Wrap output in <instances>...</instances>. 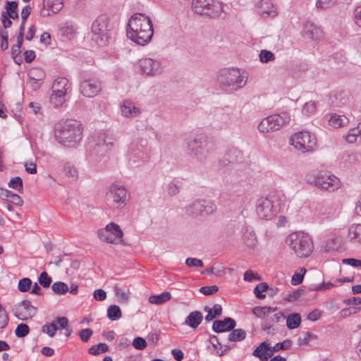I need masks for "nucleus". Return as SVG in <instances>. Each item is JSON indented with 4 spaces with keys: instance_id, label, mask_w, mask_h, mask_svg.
I'll list each match as a JSON object with an SVG mask.
<instances>
[{
    "instance_id": "nucleus-1",
    "label": "nucleus",
    "mask_w": 361,
    "mask_h": 361,
    "mask_svg": "<svg viewBox=\"0 0 361 361\" xmlns=\"http://www.w3.org/2000/svg\"><path fill=\"white\" fill-rule=\"evenodd\" d=\"M152 23L150 18L143 13L133 15L128 23L127 37L138 45L148 44L153 35Z\"/></svg>"
},
{
    "instance_id": "nucleus-2",
    "label": "nucleus",
    "mask_w": 361,
    "mask_h": 361,
    "mask_svg": "<svg viewBox=\"0 0 361 361\" xmlns=\"http://www.w3.org/2000/svg\"><path fill=\"white\" fill-rule=\"evenodd\" d=\"M56 140L63 145L75 147L82 137V128L76 120H66L55 129Z\"/></svg>"
},
{
    "instance_id": "nucleus-3",
    "label": "nucleus",
    "mask_w": 361,
    "mask_h": 361,
    "mask_svg": "<svg viewBox=\"0 0 361 361\" xmlns=\"http://www.w3.org/2000/svg\"><path fill=\"white\" fill-rule=\"evenodd\" d=\"M186 145L189 153L201 163L209 159L216 149V144L213 139L202 134L187 139Z\"/></svg>"
},
{
    "instance_id": "nucleus-4",
    "label": "nucleus",
    "mask_w": 361,
    "mask_h": 361,
    "mask_svg": "<svg viewBox=\"0 0 361 361\" xmlns=\"http://www.w3.org/2000/svg\"><path fill=\"white\" fill-rule=\"evenodd\" d=\"M287 201L285 195L282 192L271 193L267 197L259 200L257 213L262 219H271L283 211Z\"/></svg>"
},
{
    "instance_id": "nucleus-5",
    "label": "nucleus",
    "mask_w": 361,
    "mask_h": 361,
    "mask_svg": "<svg viewBox=\"0 0 361 361\" xmlns=\"http://www.w3.org/2000/svg\"><path fill=\"white\" fill-rule=\"evenodd\" d=\"M247 80V74L238 68H224L219 71L218 81L224 88L237 90L243 87Z\"/></svg>"
},
{
    "instance_id": "nucleus-6",
    "label": "nucleus",
    "mask_w": 361,
    "mask_h": 361,
    "mask_svg": "<svg viewBox=\"0 0 361 361\" xmlns=\"http://www.w3.org/2000/svg\"><path fill=\"white\" fill-rule=\"evenodd\" d=\"M286 242L299 257H309L314 249L311 238L304 233H292L287 236Z\"/></svg>"
},
{
    "instance_id": "nucleus-7",
    "label": "nucleus",
    "mask_w": 361,
    "mask_h": 361,
    "mask_svg": "<svg viewBox=\"0 0 361 361\" xmlns=\"http://www.w3.org/2000/svg\"><path fill=\"white\" fill-rule=\"evenodd\" d=\"M290 121L286 113L272 114L263 118L258 125V130L262 133H269L280 130Z\"/></svg>"
},
{
    "instance_id": "nucleus-8",
    "label": "nucleus",
    "mask_w": 361,
    "mask_h": 361,
    "mask_svg": "<svg viewBox=\"0 0 361 361\" xmlns=\"http://www.w3.org/2000/svg\"><path fill=\"white\" fill-rule=\"evenodd\" d=\"M290 144L295 149L302 152H312L317 144V139L307 131H300L293 135L290 138Z\"/></svg>"
},
{
    "instance_id": "nucleus-9",
    "label": "nucleus",
    "mask_w": 361,
    "mask_h": 361,
    "mask_svg": "<svg viewBox=\"0 0 361 361\" xmlns=\"http://www.w3.org/2000/svg\"><path fill=\"white\" fill-rule=\"evenodd\" d=\"M192 10L200 15L216 17L222 12V6L219 2L213 0H192Z\"/></svg>"
},
{
    "instance_id": "nucleus-10",
    "label": "nucleus",
    "mask_w": 361,
    "mask_h": 361,
    "mask_svg": "<svg viewBox=\"0 0 361 361\" xmlns=\"http://www.w3.org/2000/svg\"><path fill=\"white\" fill-rule=\"evenodd\" d=\"M106 200L116 209H122L128 201V191L123 186L113 183L106 194Z\"/></svg>"
},
{
    "instance_id": "nucleus-11",
    "label": "nucleus",
    "mask_w": 361,
    "mask_h": 361,
    "mask_svg": "<svg viewBox=\"0 0 361 361\" xmlns=\"http://www.w3.org/2000/svg\"><path fill=\"white\" fill-rule=\"evenodd\" d=\"M98 238L109 244H118L123 241V233L121 227L110 222L104 228H100L97 232Z\"/></svg>"
},
{
    "instance_id": "nucleus-12",
    "label": "nucleus",
    "mask_w": 361,
    "mask_h": 361,
    "mask_svg": "<svg viewBox=\"0 0 361 361\" xmlns=\"http://www.w3.org/2000/svg\"><path fill=\"white\" fill-rule=\"evenodd\" d=\"M92 39L99 46L106 44L109 37V20L104 16L99 17L92 25Z\"/></svg>"
},
{
    "instance_id": "nucleus-13",
    "label": "nucleus",
    "mask_w": 361,
    "mask_h": 361,
    "mask_svg": "<svg viewBox=\"0 0 361 361\" xmlns=\"http://www.w3.org/2000/svg\"><path fill=\"white\" fill-rule=\"evenodd\" d=\"M185 209L189 216H206L212 214L216 207L211 201L197 199L187 205Z\"/></svg>"
},
{
    "instance_id": "nucleus-14",
    "label": "nucleus",
    "mask_w": 361,
    "mask_h": 361,
    "mask_svg": "<svg viewBox=\"0 0 361 361\" xmlns=\"http://www.w3.org/2000/svg\"><path fill=\"white\" fill-rule=\"evenodd\" d=\"M68 88V80L67 78H59L55 80L51 87V102L56 106L62 105L65 101L64 97Z\"/></svg>"
},
{
    "instance_id": "nucleus-15",
    "label": "nucleus",
    "mask_w": 361,
    "mask_h": 361,
    "mask_svg": "<svg viewBox=\"0 0 361 361\" xmlns=\"http://www.w3.org/2000/svg\"><path fill=\"white\" fill-rule=\"evenodd\" d=\"M13 315L20 320L27 321L35 317L37 309L31 305L30 301L23 300L13 308Z\"/></svg>"
},
{
    "instance_id": "nucleus-16",
    "label": "nucleus",
    "mask_w": 361,
    "mask_h": 361,
    "mask_svg": "<svg viewBox=\"0 0 361 361\" xmlns=\"http://www.w3.org/2000/svg\"><path fill=\"white\" fill-rule=\"evenodd\" d=\"M310 183L317 188L330 192L340 187V180L334 175H321L314 178Z\"/></svg>"
},
{
    "instance_id": "nucleus-17",
    "label": "nucleus",
    "mask_w": 361,
    "mask_h": 361,
    "mask_svg": "<svg viewBox=\"0 0 361 361\" xmlns=\"http://www.w3.org/2000/svg\"><path fill=\"white\" fill-rule=\"evenodd\" d=\"M140 71L150 76H155L162 73L164 68L159 60L152 58L142 59L139 61Z\"/></svg>"
},
{
    "instance_id": "nucleus-18",
    "label": "nucleus",
    "mask_w": 361,
    "mask_h": 361,
    "mask_svg": "<svg viewBox=\"0 0 361 361\" xmlns=\"http://www.w3.org/2000/svg\"><path fill=\"white\" fill-rule=\"evenodd\" d=\"M102 90L101 82L96 79L84 80L80 82V93L86 97H94Z\"/></svg>"
},
{
    "instance_id": "nucleus-19",
    "label": "nucleus",
    "mask_w": 361,
    "mask_h": 361,
    "mask_svg": "<svg viewBox=\"0 0 361 361\" xmlns=\"http://www.w3.org/2000/svg\"><path fill=\"white\" fill-rule=\"evenodd\" d=\"M63 6V0H43V7L40 16L47 17L59 12Z\"/></svg>"
},
{
    "instance_id": "nucleus-20",
    "label": "nucleus",
    "mask_w": 361,
    "mask_h": 361,
    "mask_svg": "<svg viewBox=\"0 0 361 361\" xmlns=\"http://www.w3.org/2000/svg\"><path fill=\"white\" fill-rule=\"evenodd\" d=\"M236 326V322L231 318L226 317L224 320H215L213 322L212 329L216 333H222L233 330Z\"/></svg>"
},
{
    "instance_id": "nucleus-21",
    "label": "nucleus",
    "mask_w": 361,
    "mask_h": 361,
    "mask_svg": "<svg viewBox=\"0 0 361 361\" xmlns=\"http://www.w3.org/2000/svg\"><path fill=\"white\" fill-rule=\"evenodd\" d=\"M258 13L263 16L274 17L277 15L276 8L269 0H262L257 4Z\"/></svg>"
},
{
    "instance_id": "nucleus-22",
    "label": "nucleus",
    "mask_w": 361,
    "mask_h": 361,
    "mask_svg": "<svg viewBox=\"0 0 361 361\" xmlns=\"http://www.w3.org/2000/svg\"><path fill=\"white\" fill-rule=\"evenodd\" d=\"M271 346L267 341L262 342L253 351L252 355L261 361H267L271 356Z\"/></svg>"
},
{
    "instance_id": "nucleus-23",
    "label": "nucleus",
    "mask_w": 361,
    "mask_h": 361,
    "mask_svg": "<svg viewBox=\"0 0 361 361\" xmlns=\"http://www.w3.org/2000/svg\"><path fill=\"white\" fill-rule=\"evenodd\" d=\"M305 35L314 40L319 39L323 35L322 30L311 22H307L304 25Z\"/></svg>"
},
{
    "instance_id": "nucleus-24",
    "label": "nucleus",
    "mask_w": 361,
    "mask_h": 361,
    "mask_svg": "<svg viewBox=\"0 0 361 361\" xmlns=\"http://www.w3.org/2000/svg\"><path fill=\"white\" fill-rule=\"evenodd\" d=\"M121 111L122 115L127 118L136 117L140 114V109L128 101L121 105Z\"/></svg>"
},
{
    "instance_id": "nucleus-25",
    "label": "nucleus",
    "mask_w": 361,
    "mask_h": 361,
    "mask_svg": "<svg viewBox=\"0 0 361 361\" xmlns=\"http://www.w3.org/2000/svg\"><path fill=\"white\" fill-rule=\"evenodd\" d=\"M203 315L199 311L191 312L185 318V324L192 329H196L202 322Z\"/></svg>"
},
{
    "instance_id": "nucleus-26",
    "label": "nucleus",
    "mask_w": 361,
    "mask_h": 361,
    "mask_svg": "<svg viewBox=\"0 0 361 361\" xmlns=\"http://www.w3.org/2000/svg\"><path fill=\"white\" fill-rule=\"evenodd\" d=\"M349 119L345 116L333 114L329 119V124L333 128H338L347 125Z\"/></svg>"
},
{
    "instance_id": "nucleus-27",
    "label": "nucleus",
    "mask_w": 361,
    "mask_h": 361,
    "mask_svg": "<svg viewBox=\"0 0 361 361\" xmlns=\"http://www.w3.org/2000/svg\"><path fill=\"white\" fill-rule=\"evenodd\" d=\"M18 3L16 1H6V11H3L1 14L6 15L7 17L13 20L18 18Z\"/></svg>"
},
{
    "instance_id": "nucleus-28",
    "label": "nucleus",
    "mask_w": 361,
    "mask_h": 361,
    "mask_svg": "<svg viewBox=\"0 0 361 361\" xmlns=\"http://www.w3.org/2000/svg\"><path fill=\"white\" fill-rule=\"evenodd\" d=\"M171 298V295L169 292L165 291L160 295H151L149 297V302L153 305H161Z\"/></svg>"
},
{
    "instance_id": "nucleus-29",
    "label": "nucleus",
    "mask_w": 361,
    "mask_h": 361,
    "mask_svg": "<svg viewBox=\"0 0 361 361\" xmlns=\"http://www.w3.org/2000/svg\"><path fill=\"white\" fill-rule=\"evenodd\" d=\"M348 236L351 241L361 244V224H353L349 228Z\"/></svg>"
},
{
    "instance_id": "nucleus-30",
    "label": "nucleus",
    "mask_w": 361,
    "mask_h": 361,
    "mask_svg": "<svg viewBox=\"0 0 361 361\" xmlns=\"http://www.w3.org/2000/svg\"><path fill=\"white\" fill-rule=\"evenodd\" d=\"M228 336V340L231 342H238L244 340L246 337V332L242 329L235 328Z\"/></svg>"
},
{
    "instance_id": "nucleus-31",
    "label": "nucleus",
    "mask_w": 361,
    "mask_h": 361,
    "mask_svg": "<svg viewBox=\"0 0 361 361\" xmlns=\"http://www.w3.org/2000/svg\"><path fill=\"white\" fill-rule=\"evenodd\" d=\"M276 309V307H255L252 309V313L259 318H264L271 312H275Z\"/></svg>"
},
{
    "instance_id": "nucleus-32",
    "label": "nucleus",
    "mask_w": 361,
    "mask_h": 361,
    "mask_svg": "<svg viewBox=\"0 0 361 361\" xmlns=\"http://www.w3.org/2000/svg\"><path fill=\"white\" fill-rule=\"evenodd\" d=\"M361 124L359 123L356 128L349 130L348 133L345 136L346 142L348 143H355L358 136H361Z\"/></svg>"
},
{
    "instance_id": "nucleus-33",
    "label": "nucleus",
    "mask_w": 361,
    "mask_h": 361,
    "mask_svg": "<svg viewBox=\"0 0 361 361\" xmlns=\"http://www.w3.org/2000/svg\"><path fill=\"white\" fill-rule=\"evenodd\" d=\"M301 322V317L298 313H293L286 318V326L289 329L298 327Z\"/></svg>"
},
{
    "instance_id": "nucleus-34",
    "label": "nucleus",
    "mask_w": 361,
    "mask_h": 361,
    "mask_svg": "<svg viewBox=\"0 0 361 361\" xmlns=\"http://www.w3.org/2000/svg\"><path fill=\"white\" fill-rule=\"evenodd\" d=\"M122 316L121 310L118 305H111L107 310V317L111 321H116Z\"/></svg>"
},
{
    "instance_id": "nucleus-35",
    "label": "nucleus",
    "mask_w": 361,
    "mask_h": 361,
    "mask_svg": "<svg viewBox=\"0 0 361 361\" xmlns=\"http://www.w3.org/2000/svg\"><path fill=\"white\" fill-rule=\"evenodd\" d=\"M226 157L229 163H236L242 159L243 154L240 150L232 148L227 152Z\"/></svg>"
},
{
    "instance_id": "nucleus-36",
    "label": "nucleus",
    "mask_w": 361,
    "mask_h": 361,
    "mask_svg": "<svg viewBox=\"0 0 361 361\" xmlns=\"http://www.w3.org/2000/svg\"><path fill=\"white\" fill-rule=\"evenodd\" d=\"M29 77L32 82V85L34 86V84H36V87H38L39 82L43 80V73L41 69L35 68L30 72Z\"/></svg>"
},
{
    "instance_id": "nucleus-37",
    "label": "nucleus",
    "mask_w": 361,
    "mask_h": 361,
    "mask_svg": "<svg viewBox=\"0 0 361 361\" xmlns=\"http://www.w3.org/2000/svg\"><path fill=\"white\" fill-rule=\"evenodd\" d=\"M52 290L58 295H65L68 291V286L62 281L54 282L51 286Z\"/></svg>"
},
{
    "instance_id": "nucleus-38",
    "label": "nucleus",
    "mask_w": 361,
    "mask_h": 361,
    "mask_svg": "<svg viewBox=\"0 0 361 361\" xmlns=\"http://www.w3.org/2000/svg\"><path fill=\"white\" fill-rule=\"evenodd\" d=\"M114 292L117 297V300L120 303L126 304L129 300V293H126L121 290L117 284L114 286Z\"/></svg>"
},
{
    "instance_id": "nucleus-39",
    "label": "nucleus",
    "mask_w": 361,
    "mask_h": 361,
    "mask_svg": "<svg viewBox=\"0 0 361 361\" xmlns=\"http://www.w3.org/2000/svg\"><path fill=\"white\" fill-rule=\"evenodd\" d=\"M63 171L65 176L68 178L75 180L78 177V171L76 170L75 167L69 162L64 165Z\"/></svg>"
},
{
    "instance_id": "nucleus-40",
    "label": "nucleus",
    "mask_w": 361,
    "mask_h": 361,
    "mask_svg": "<svg viewBox=\"0 0 361 361\" xmlns=\"http://www.w3.org/2000/svg\"><path fill=\"white\" fill-rule=\"evenodd\" d=\"M109 347L106 343H99L97 345H94L90 347L88 350L90 354L97 355L102 353H105L108 350Z\"/></svg>"
},
{
    "instance_id": "nucleus-41",
    "label": "nucleus",
    "mask_w": 361,
    "mask_h": 361,
    "mask_svg": "<svg viewBox=\"0 0 361 361\" xmlns=\"http://www.w3.org/2000/svg\"><path fill=\"white\" fill-rule=\"evenodd\" d=\"M8 185L9 188L17 190L20 193L23 192V180L19 176L11 178Z\"/></svg>"
},
{
    "instance_id": "nucleus-42",
    "label": "nucleus",
    "mask_w": 361,
    "mask_h": 361,
    "mask_svg": "<svg viewBox=\"0 0 361 361\" xmlns=\"http://www.w3.org/2000/svg\"><path fill=\"white\" fill-rule=\"evenodd\" d=\"M20 48H21V46L13 44L11 47V56H12L13 61L18 65L21 64L23 62V59H22V56H20V53H21Z\"/></svg>"
},
{
    "instance_id": "nucleus-43",
    "label": "nucleus",
    "mask_w": 361,
    "mask_h": 361,
    "mask_svg": "<svg viewBox=\"0 0 361 361\" xmlns=\"http://www.w3.org/2000/svg\"><path fill=\"white\" fill-rule=\"evenodd\" d=\"M269 285L265 283H260L256 286L254 289V293L258 299H264L265 298V295L263 293L266 290H268Z\"/></svg>"
},
{
    "instance_id": "nucleus-44",
    "label": "nucleus",
    "mask_w": 361,
    "mask_h": 361,
    "mask_svg": "<svg viewBox=\"0 0 361 361\" xmlns=\"http://www.w3.org/2000/svg\"><path fill=\"white\" fill-rule=\"evenodd\" d=\"M114 137L110 135H102L99 136V141L104 142V152H107L112 149L114 146Z\"/></svg>"
},
{
    "instance_id": "nucleus-45",
    "label": "nucleus",
    "mask_w": 361,
    "mask_h": 361,
    "mask_svg": "<svg viewBox=\"0 0 361 361\" xmlns=\"http://www.w3.org/2000/svg\"><path fill=\"white\" fill-rule=\"evenodd\" d=\"M0 48L2 51H6L8 48V33L4 28H0Z\"/></svg>"
},
{
    "instance_id": "nucleus-46",
    "label": "nucleus",
    "mask_w": 361,
    "mask_h": 361,
    "mask_svg": "<svg viewBox=\"0 0 361 361\" xmlns=\"http://www.w3.org/2000/svg\"><path fill=\"white\" fill-rule=\"evenodd\" d=\"M57 330L58 327L54 322L50 324H44L42 327V332L47 334L50 337H53Z\"/></svg>"
},
{
    "instance_id": "nucleus-47",
    "label": "nucleus",
    "mask_w": 361,
    "mask_h": 361,
    "mask_svg": "<svg viewBox=\"0 0 361 361\" xmlns=\"http://www.w3.org/2000/svg\"><path fill=\"white\" fill-rule=\"evenodd\" d=\"M259 61L262 63H268L269 61H272L275 59L274 54L268 50L263 49L260 51L259 54Z\"/></svg>"
},
{
    "instance_id": "nucleus-48",
    "label": "nucleus",
    "mask_w": 361,
    "mask_h": 361,
    "mask_svg": "<svg viewBox=\"0 0 361 361\" xmlns=\"http://www.w3.org/2000/svg\"><path fill=\"white\" fill-rule=\"evenodd\" d=\"M30 332L29 326L25 324H20L15 330V334L18 338H23Z\"/></svg>"
},
{
    "instance_id": "nucleus-49",
    "label": "nucleus",
    "mask_w": 361,
    "mask_h": 361,
    "mask_svg": "<svg viewBox=\"0 0 361 361\" xmlns=\"http://www.w3.org/2000/svg\"><path fill=\"white\" fill-rule=\"evenodd\" d=\"M31 285L32 281L30 279L23 278L19 281L18 284V288L20 292L25 293L30 290Z\"/></svg>"
},
{
    "instance_id": "nucleus-50",
    "label": "nucleus",
    "mask_w": 361,
    "mask_h": 361,
    "mask_svg": "<svg viewBox=\"0 0 361 361\" xmlns=\"http://www.w3.org/2000/svg\"><path fill=\"white\" fill-rule=\"evenodd\" d=\"M291 341L290 340H285L283 342L278 343L274 346L271 347V355L274 352H278L281 350H286L290 347Z\"/></svg>"
},
{
    "instance_id": "nucleus-51",
    "label": "nucleus",
    "mask_w": 361,
    "mask_h": 361,
    "mask_svg": "<svg viewBox=\"0 0 361 361\" xmlns=\"http://www.w3.org/2000/svg\"><path fill=\"white\" fill-rule=\"evenodd\" d=\"M317 109V104L313 101H310L306 102L303 106L302 113L305 115L309 116L310 114H314Z\"/></svg>"
},
{
    "instance_id": "nucleus-52",
    "label": "nucleus",
    "mask_w": 361,
    "mask_h": 361,
    "mask_svg": "<svg viewBox=\"0 0 361 361\" xmlns=\"http://www.w3.org/2000/svg\"><path fill=\"white\" fill-rule=\"evenodd\" d=\"M31 7L28 5L24 6L21 11V24L20 27H23V30H25V25L27 20V18L30 16L31 13Z\"/></svg>"
},
{
    "instance_id": "nucleus-53",
    "label": "nucleus",
    "mask_w": 361,
    "mask_h": 361,
    "mask_svg": "<svg viewBox=\"0 0 361 361\" xmlns=\"http://www.w3.org/2000/svg\"><path fill=\"white\" fill-rule=\"evenodd\" d=\"M306 272V269L305 268L300 269V273H295L291 279V283L294 286L299 285L302 283L303 280L304 275Z\"/></svg>"
},
{
    "instance_id": "nucleus-54",
    "label": "nucleus",
    "mask_w": 361,
    "mask_h": 361,
    "mask_svg": "<svg viewBox=\"0 0 361 361\" xmlns=\"http://www.w3.org/2000/svg\"><path fill=\"white\" fill-rule=\"evenodd\" d=\"M39 283L44 288H48L51 283V278L47 274L46 271H43L39 275Z\"/></svg>"
},
{
    "instance_id": "nucleus-55",
    "label": "nucleus",
    "mask_w": 361,
    "mask_h": 361,
    "mask_svg": "<svg viewBox=\"0 0 361 361\" xmlns=\"http://www.w3.org/2000/svg\"><path fill=\"white\" fill-rule=\"evenodd\" d=\"M305 290L302 289H298L293 291L292 293L288 294L285 298V300L289 302L297 300L301 295H304Z\"/></svg>"
},
{
    "instance_id": "nucleus-56",
    "label": "nucleus",
    "mask_w": 361,
    "mask_h": 361,
    "mask_svg": "<svg viewBox=\"0 0 361 361\" xmlns=\"http://www.w3.org/2000/svg\"><path fill=\"white\" fill-rule=\"evenodd\" d=\"M219 290V287L216 285L211 286H203L200 288V292L204 295H210L216 293Z\"/></svg>"
},
{
    "instance_id": "nucleus-57",
    "label": "nucleus",
    "mask_w": 361,
    "mask_h": 361,
    "mask_svg": "<svg viewBox=\"0 0 361 361\" xmlns=\"http://www.w3.org/2000/svg\"><path fill=\"white\" fill-rule=\"evenodd\" d=\"M8 322V317L3 306L0 304V329H4Z\"/></svg>"
},
{
    "instance_id": "nucleus-58",
    "label": "nucleus",
    "mask_w": 361,
    "mask_h": 361,
    "mask_svg": "<svg viewBox=\"0 0 361 361\" xmlns=\"http://www.w3.org/2000/svg\"><path fill=\"white\" fill-rule=\"evenodd\" d=\"M92 330L91 329L87 328L80 330L78 333V335L82 341L87 342L90 340V337L92 336Z\"/></svg>"
},
{
    "instance_id": "nucleus-59",
    "label": "nucleus",
    "mask_w": 361,
    "mask_h": 361,
    "mask_svg": "<svg viewBox=\"0 0 361 361\" xmlns=\"http://www.w3.org/2000/svg\"><path fill=\"white\" fill-rule=\"evenodd\" d=\"M337 0H318L316 6L318 8L326 9L334 6Z\"/></svg>"
},
{
    "instance_id": "nucleus-60",
    "label": "nucleus",
    "mask_w": 361,
    "mask_h": 361,
    "mask_svg": "<svg viewBox=\"0 0 361 361\" xmlns=\"http://www.w3.org/2000/svg\"><path fill=\"white\" fill-rule=\"evenodd\" d=\"M133 345L137 350H143L147 347V342L142 337H136L133 341Z\"/></svg>"
},
{
    "instance_id": "nucleus-61",
    "label": "nucleus",
    "mask_w": 361,
    "mask_h": 361,
    "mask_svg": "<svg viewBox=\"0 0 361 361\" xmlns=\"http://www.w3.org/2000/svg\"><path fill=\"white\" fill-rule=\"evenodd\" d=\"M244 280L251 282L254 280L261 281V277L257 274L254 273L252 270H247L244 274Z\"/></svg>"
},
{
    "instance_id": "nucleus-62",
    "label": "nucleus",
    "mask_w": 361,
    "mask_h": 361,
    "mask_svg": "<svg viewBox=\"0 0 361 361\" xmlns=\"http://www.w3.org/2000/svg\"><path fill=\"white\" fill-rule=\"evenodd\" d=\"M262 329L264 331H265L267 334L270 335H274L276 331V329L274 326L269 324V323L268 322V319H266L262 322Z\"/></svg>"
},
{
    "instance_id": "nucleus-63",
    "label": "nucleus",
    "mask_w": 361,
    "mask_h": 361,
    "mask_svg": "<svg viewBox=\"0 0 361 361\" xmlns=\"http://www.w3.org/2000/svg\"><path fill=\"white\" fill-rule=\"evenodd\" d=\"M185 264L188 267H203V262L201 259L196 258H188L185 260Z\"/></svg>"
},
{
    "instance_id": "nucleus-64",
    "label": "nucleus",
    "mask_w": 361,
    "mask_h": 361,
    "mask_svg": "<svg viewBox=\"0 0 361 361\" xmlns=\"http://www.w3.org/2000/svg\"><path fill=\"white\" fill-rule=\"evenodd\" d=\"M354 22L359 27H361V6L356 7L354 11Z\"/></svg>"
}]
</instances>
